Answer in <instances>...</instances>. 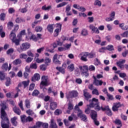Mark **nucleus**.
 Returning a JSON list of instances; mask_svg holds the SVG:
<instances>
[{"instance_id":"40","label":"nucleus","mask_w":128,"mask_h":128,"mask_svg":"<svg viewBox=\"0 0 128 128\" xmlns=\"http://www.w3.org/2000/svg\"><path fill=\"white\" fill-rule=\"evenodd\" d=\"M68 2H62V3H60V4H58L56 6V8H62V6H66V4H68Z\"/></svg>"},{"instance_id":"55","label":"nucleus","mask_w":128,"mask_h":128,"mask_svg":"<svg viewBox=\"0 0 128 128\" xmlns=\"http://www.w3.org/2000/svg\"><path fill=\"white\" fill-rule=\"evenodd\" d=\"M8 62H6L2 66V68L3 70H8Z\"/></svg>"},{"instance_id":"47","label":"nucleus","mask_w":128,"mask_h":128,"mask_svg":"<svg viewBox=\"0 0 128 128\" xmlns=\"http://www.w3.org/2000/svg\"><path fill=\"white\" fill-rule=\"evenodd\" d=\"M38 22H40V21L36 20H35L34 22H32L31 25L32 28H36V26Z\"/></svg>"},{"instance_id":"33","label":"nucleus","mask_w":128,"mask_h":128,"mask_svg":"<svg viewBox=\"0 0 128 128\" xmlns=\"http://www.w3.org/2000/svg\"><path fill=\"white\" fill-rule=\"evenodd\" d=\"M19 57L21 60H26V58H28V54L24 53H22L20 54Z\"/></svg>"},{"instance_id":"45","label":"nucleus","mask_w":128,"mask_h":128,"mask_svg":"<svg viewBox=\"0 0 128 128\" xmlns=\"http://www.w3.org/2000/svg\"><path fill=\"white\" fill-rule=\"evenodd\" d=\"M118 126H122V121L118 119H116L114 122Z\"/></svg>"},{"instance_id":"2","label":"nucleus","mask_w":128,"mask_h":128,"mask_svg":"<svg viewBox=\"0 0 128 128\" xmlns=\"http://www.w3.org/2000/svg\"><path fill=\"white\" fill-rule=\"evenodd\" d=\"M1 126L2 128H10V120L8 116L5 117H1Z\"/></svg>"},{"instance_id":"24","label":"nucleus","mask_w":128,"mask_h":128,"mask_svg":"<svg viewBox=\"0 0 128 128\" xmlns=\"http://www.w3.org/2000/svg\"><path fill=\"white\" fill-rule=\"evenodd\" d=\"M79 68L81 72H88V66H80Z\"/></svg>"},{"instance_id":"48","label":"nucleus","mask_w":128,"mask_h":128,"mask_svg":"<svg viewBox=\"0 0 128 128\" xmlns=\"http://www.w3.org/2000/svg\"><path fill=\"white\" fill-rule=\"evenodd\" d=\"M34 60V58H32V57H27V58L26 60V62H27V64H30V62H32Z\"/></svg>"},{"instance_id":"1","label":"nucleus","mask_w":128,"mask_h":128,"mask_svg":"<svg viewBox=\"0 0 128 128\" xmlns=\"http://www.w3.org/2000/svg\"><path fill=\"white\" fill-rule=\"evenodd\" d=\"M90 102L89 104L90 108H94L97 112H100L102 110V107L100 106V102L98 99L92 98V100H89Z\"/></svg>"},{"instance_id":"20","label":"nucleus","mask_w":128,"mask_h":128,"mask_svg":"<svg viewBox=\"0 0 128 128\" xmlns=\"http://www.w3.org/2000/svg\"><path fill=\"white\" fill-rule=\"evenodd\" d=\"M13 111L15 114H18V116H20V113L22 112L20 110L18 107L16 106H14L13 108Z\"/></svg>"},{"instance_id":"41","label":"nucleus","mask_w":128,"mask_h":128,"mask_svg":"<svg viewBox=\"0 0 128 128\" xmlns=\"http://www.w3.org/2000/svg\"><path fill=\"white\" fill-rule=\"evenodd\" d=\"M30 40H32L34 42H38V38L34 34H32L30 36Z\"/></svg>"},{"instance_id":"6","label":"nucleus","mask_w":128,"mask_h":128,"mask_svg":"<svg viewBox=\"0 0 128 128\" xmlns=\"http://www.w3.org/2000/svg\"><path fill=\"white\" fill-rule=\"evenodd\" d=\"M122 106H124V104H121L120 102L114 103L112 107V110H113V112H118V108H122Z\"/></svg>"},{"instance_id":"19","label":"nucleus","mask_w":128,"mask_h":128,"mask_svg":"<svg viewBox=\"0 0 128 128\" xmlns=\"http://www.w3.org/2000/svg\"><path fill=\"white\" fill-rule=\"evenodd\" d=\"M46 29L48 32L50 34H52L54 32V25L52 24H49L48 25Z\"/></svg>"},{"instance_id":"13","label":"nucleus","mask_w":128,"mask_h":128,"mask_svg":"<svg viewBox=\"0 0 128 128\" xmlns=\"http://www.w3.org/2000/svg\"><path fill=\"white\" fill-rule=\"evenodd\" d=\"M78 94V92L77 91L72 90L69 92L68 97L69 98H76Z\"/></svg>"},{"instance_id":"16","label":"nucleus","mask_w":128,"mask_h":128,"mask_svg":"<svg viewBox=\"0 0 128 128\" xmlns=\"http://www.w3.org/2000/svg\"><path fill=\"white\" fill-rule=\"evenodd\" d=\"M40 76L38 74L36 73L32 77V82H35V80H40Z\"/></svg>"},{"instance_id":"39","label":"nucleus","mask_w":128,"mask_h":128,"mask_svg":"<svg viewBox=\"0 0 128 128\" xmlns=\"http://www.w3.org/2000/svg\"><path fill=\"white\" fill-rule=\"evenodd\" d=\"M38 94H40V91H38V90H34L32 92V96H38Z\"/></svg>"},{"instance_id":"7","label":"nucleus","mask_w":128,"mask_h":128,"mask_svg":"<svg viewBox=\"0 0 128 128\" xmlns=\"http://www.w3.org/2000/svg\"><path fill=\"white\" fill-rule=\"evenodd\" d=\"M124 64H126V60L121 59L119 61L116 62V64L118 68H120V70H124Z\"/></svg>"},{"instance_id":"35","label":"nucleus","mask_w":128,"mask_h":128,"mask_svg":"<svg viewBox=\"0 0 128 128\" xmlns=\"http://www.w3.org/2000/svg\"><path fill=\"white\" fill-rule=\"evenodd\" d=\"M15 22L16 24H20V22H24V20L22 18H18L16 19Z\"/></svg>"},{"instance_id":"38","label":"nucleus","mask_w":128,"mask_h":128,"mask_svg":"<svg viewBox=\"0 0 128 128\" xmlns=\"http://www.w3.org/2000/svg\"><path fill=\"white\" fill-rule=\"evenodd\" d=\"M26 106L27 108H30V100L26 99L25 100Z\"/></svg>"},{"instance_id":"43","label":"nucleus","mask_w":128,"mask_h":128,"mask_svg":"<svg viewBox=\"0 0 128 128\" xmlns=\"http://www.w3.org/2000/svg\"><path fill=\"white\" fill-rule=\"evenodd\" d=\"M70 72H73L74 70V64H71L68 66Z\"/></svg>"},{"instance_id":"4","label":"nucleus","mask_w":128,"mask_h":128,"mask_svg":"<svg viewBox=\"0 0 128 128\" xmlns=\"http://www.w3.org/2000/svg\"><path fill=\"white\" fill-rule=\"evenodd\" d=\"M18 25H16L14 28L13 30H12L11 33L10 34V38L12 40H14L16 38V32H18Z\"/></svg>"},{"instance_id":"34","label":"nucleus","mask_w":128,"mask_h":128,"mask_svg":"<svg viewBox=\"0 0 128 128\" xmlns=\"http://www.w3.org/2000/svg\"><path fill=\"white\" fill-rule=\"evenodd\" d=\"M12 42L15 44L16 46H20V39L15 38L12 40Z\"/></svg>"},{"instance_id":"23","label":"nucleus","mask_w":128,"mask_h":128,"mask_svg":"<svg viewBox=\"0 0 128 128\" xmlns=\"http://www.w3.org/2000/svg\"><path fill=\"white\" fill-rule=\"evenodd\" d=\"M94 84H95V86H102V84H104V82L102 80H94L93 82Z\"/></svg>"},{"instance_id":"62","label":"nucleus","mask_w":128,"mask_h":128,"mask_svg":"<svg viewBox=\"0 0 128 128\" xmlns=\"http://www.w3.org/2000/svg\"><path fill=\"white\" fill-rule=\"evenodd\" d=\"M110 16L113 20H114V16H116V12L113 11L110 14Z\"/></svg>"},{"instance_id":"25","label":"nucleus","mask_w":128,"mask_h":128,"mask_svg":"<svg viewBox=\"0 0 128 128\" xmlns=\"http://www.w3.org/2000/svg\"><path fill=\"white\" fill-rule=\"evenodd\" d=\"M56 70H58L60 72H61L62 74H66V70L64 68H62V66H57L56 67Z\"/></svg>"},{"instance_id":"44","label":"nucleus","mask_w":128,"mask_h":128,"mask_svg":"<svg viewBox=\"0 0 128 128\" xmlns=\"http://www.w3.org/2000/svg\"><path fill=\"white\" fill-rule=\"evenodd\" d=\"M34 86H36V84H34L32 83L30 84L29 86V90H30V92H32V90H34Z\"/></svg>"},{"instance_id":"50","label":"nucleus","mask_w":128,"mask_h":128,"mask_svg":"<svg viewBox=\"0 0 128 128\" xmlns=\"http://www.w3.org/2000/svg\"><path fill=\"white\" fill-rule=\"evenodd\" d=\"M122 38H128V31H125L120 34Z\"/></svg>"},{"instance_id":"22","label":"nucleus","mask_w":128,"mask_h":128,"mask_svg":"<svg viewBox=\"0 0 128 128\" xmlns=\"http://www.w3.org/2000/svg\"><path fill=\"white\" fill-rule=\"evenodd\" d=\"M58 106V104L56 102H52L50 104V108L52 110H54Z\"/></svg>"},{"instance_id":"46","label":"nucleus","mask_w":128,"mask_h":128,"mask_svg":"<svg viewBox=\"0 0 128 128\" xmlns=\"http://www.w3.org/2000/svg\"><path fill=\"white\" fill-rule=\"evenodd\" d=\"M4 78H6V74L3 72H0V79L1 80H4Z\"/></svg>"},{"instance_id":"51","label":"nucleus","mask_w":128,"mask_h":128,"mask_svg":"<svg viewBox=\"0 0 128 128\" xmlns=\"http://www.w3.org/2000/svg\"><path fill=\"white\" fill-rule=\"evenodd\" d=\"M62 112L60 109H56L54 112L55 116H60L62 114Z\"/></svg>"},{"instance_id":"56","label":"nucleus","mask_w":128,"mask_h":128,"mask_svg":"<svg viewBox=\"0 0 128 128\" xmlns=\"http://www.w3.org/2000/svg\"><path fill=\"white\" fill-rule=\"evenodd\" d=\"M27 56H30L31 58H34V53L32 52V50H29L27 52Z\"/></svg>"},{"instance_id":"29","label":"nucleus","mask_w":128,"mask_h":128,"mask_svg":"<svg viewBox=\"0 0 128 128\" xmlns=\"http://www.w3.org/2000/svg\"><path fill=\"white\" fill-rule=\"evenodd\" d=\"M119 26L122 28V30H128V26H124V23L119 24Z\"/></svg>"},{"instance_id":"58","label":"nucleus","mask_w":128,"mask_h":128,"mask_svg":"<svg viewBox=\"0 0 128 128\" xmlns=\"http://www.w3.org/2000/svg\"><path fill=\"white\" fill-rule=\"evenodd\" d=\"M36 62L38 64H42V62H44V58L40 59L38 58H37L36 60Z\"/></svg>"},{"instance_id":"53","label":"nucleus","mask_w":128,"mask_h":128,"mask_svg":"<svg viewBox=\"0 0 128 128\" xmlns=\"http://www.w3.org/2000/svg\"><path fill=\"white\" fill-rule=\"evenodd\" d=\"M20 12H22V14H26L28 12V8L26 7L22 8L19 10Z\"/></svg>"},{"instance_id":"17","label":"nucleus","mask_w":128,"mask_h":128,"mask_svg":"<svg viewBox=\"0 0 128 128\" xmlns=\"http://www.w3.org/2000/svg\"><path fill=\"white\" fill-rule=\"evenodd\" d=\"M42 80L40 84L46 86H48V79L46 78V76H42Z\"/></svg>"},{"instance_id":"21","label":"nucleus","mask_w":128,"mask_h":128,"mask_svg":"<svg viewBox=\"0 0 128 128\" xmlns=\"http://www.w3.org/2000/svg\"><path fill=\"white\" fill-rule=\"evenodd\" d=\"M16 120H18V118L14 116L11 118L10 121L14 126H18V122H16Z\"/></svg>"},{"instance_id":"27","label":"nucleus","mask_w":128,"mask_h":128,"mask_svg":"<svg viewBox=\"0 0 128 128\" xmlns=\"http://www.w3.org/2000/svg\"><path fill=\"white\" fill-rule=\"evenodd\" d=\"M81 34L83 36H88V30L84 28L82 30Z\"/></svg>"},{"instance_id":"32","label":"nucleus","mask_w":128,"mask_h":128,"mask_svg":"<svg viewBox=\"0 0 128 128\" xmlns=\"http://www.w3.org/2000/svg\"><path fill=\"white\" fill-rule=\"evenodd\" d=\"M22 64V60L20 58L16 59L13 62L14 66H18V64Z\"/></svg>"},{"instance_id":"61","label":"nucleus","mask_w":128,"mask_h":128,"mask_svg":"<svg viewBox=\"0 0 128 128\" xmlns=\"http://www.w3.org/2000/svg\"><path fill=\"white\" fill-rule=\"evenodd\" d=\"M106 96H108L109 100H114V96L110 94H107Z\"/></svg>"},{"instance_id":"28","label":"nucleus","mask_w":128,"mask_h":128,"mask_svg":"<svg viewBox=\"0 0 128 128\" xmlns=\"http://www.w3.org/2000/svg\"><path fill=\"white\" fill-rule=\"evenodd\" d=\"M42 28L41 26H38L35 27L34 31L36 32H42Z\"/></svg>"},{"instance_id":"8","label":"nucleus","mask_w":128,"mask_h":128,"mask_svg":"<svg viewBox=\"0 0 128 128\" xmlns=\"http://www.w3.org/2000/svg\"><path fill=\"white\" fill-rule=\"evenodd\" d=\"M1 108V118H4L5 116H8V114H6V112L5 110H6V105L4 104H2Z\"/></svg>"},{"instance_id":"60","label":"nucleus","mask_w":128,"mask_h":128,"mask_svg":"<svg viewBox=\"0 0 128 128\" xmlns=\"http://www.w3.org/2000/svg\"><path fill=\"white\" fill-rule=\"evenodd\" d=\"M26 115H23L21 116V120L22 122H26Z\"/></svg>"},{"instance_id":"37","label":"nucleus","mask_w":128,"mask_h":128,"mask_svg":"<svg viewBox=\"0 0 128 128\" xmlns=\"http://www.w3.org/2000/svg\"><path fill=\"white\" fill-rule=\"evenodd\" d=\"M106 50H109V52H112V50H114V46L112 45H108L107 47L106 48Z\"/></svg>"},{"instance_id":"14","label":"nucleus","mask_w":128,"mask_h":128,"mask_svg":"<svg viewBox=\"0 0 128 128\" xmlns=\"http://www.w3.org/2000/svg\"><path fill=\"white\" fill-rule=\"evenodd\" d=\"M52 62L53 64H61L62 61H60L58 58V54H55L52 58Z\"/></svg>"},{"instance_id":"9","label":"nucleus","mask_w":128,"mask_h":128,"mask_svg":"<svg viewBox=\"0 0 128 128\" xmlns=\"http://www.w3.org/2000/svg\"><path fill=\"white\" fill-rule=\"evenodd\" d=\"M79 56L80 57V60L82 62H88V52H82L79 54Z\"/></svg>"},{"instance_id":"31","label":"nucleus","mask_w":128,"mask_h":128,"mask_svg":"<svg viewBox=\"0 0 128 128\" xmlns=\"http://www.w3.org/2000/svg\"><path fill=\"white\" fill-rule=\"evenodd\" d=\"M10 84H12V80L10 77L6 78V86H9Z\"/></svg>"},{"instance_id":"5","label":"nucleus","mask_w":128,"mask_h":128,"mask_svg":"<svg viewBox=\"0 0 128 128\" xmlns=\"http://www.w3.org/2000/svg\"><path fill=\"white\" fill-rule=\"evenodd\" d=\"M101 110L102 112H106V114L108 116H112V110H110L108 106H106L104 108L102 106H101Z\"/></svg>"},{"instance_id":"57","label":"nucleus","mask_w":128,"mask_h":128,"mask_svg":"<svg viewBox=\"0 0 128 128\" xmlns=\"http://www.w3.org/2000/svg\"><path fill=\"white\" fill-rule=\"evenodd\" d=\"M6 18V14L1 13L0 14V20H4V18Z\"/></svg>"},{"instance_id":"3","label":"nucleus","mask_w":128,"mask_h":128,"mask_svg":"<svg viewBox=\"0 0 128 128\" xmlns=\"http://www.w3.org/2000/svg\"><path fill=\"white\" fill-rule=\"evenodd\" d=\"M30 48V44L28 42L22 43V45L20 46V48H18L17 52H20V54L22 52H24L26 50H28Z\"/></svg>"},{"instance_id":"64","label":"nucleus","mask_w":128,"mask_h":128,"mask_svg":"<svg viewBox=\"0 0 128 128\" xmlns=\"http://www.w3.org/2000/svg\"><path fill=\"white\" fill-rule=\"evenodd\" d=\"M88 22H90V24H92V22H94V17L92 16L88 17Z\"/></svg>"},{"instance_id":"36","label":"nucleus","mask_w":128,"mask_h":128,"mask_svg":"<svg viewBox=\"0 0 128 128\" xmlns=\"http://www.w3.org/2000/svg\"><path fill=\"white\" fill-rule=\"evenodd\" d=\"M42 10H52V6H49L46 7V5H44L42 6Z\"/></svg>"},{"instance_id":"54","label":"nucleus","mask_w":128,"mask_h":128,"mask_svg":"<svg viewBox=\"0 0 128 128\" xmlns=\"http://www.w3.org/2000/svg\"><path fill=\"white\" fill-rule=\"evenodd\" d=\"M14 52V48H10L6 51V54H13Z\"/></svg>"},{"instance_id":"52","label":"nucleus","mask_w":128,"mask_h":128,"mask_svg":"<svg viewBox=\"0 0 128 128\" xmlns=\"http://www.w3.org/2000/svg\"><path fill=\"white\" fill-rule=\"evenodd\" d=\"M94 6H102V2L100 0H96L94 3Z\"/></svg>"},{"instance_id":"49","label":"nucleus","mask_w":128,"mask_h":128,"mask_svg":"<svg viewBox=\"0 0 128 128\" xmlns=\"http://www.w3.org/2000/svg\"><path fill=\"white\" fill-rule=\"evenodd\" d=\"M52 60H50V58H45V64H46V66H48V64H50Z\"/></svg>"},{"instance_id":"18","label":"nucleus","mask_w":128,"mask_h":128,"mask_svg":"<svg viewBox=\"0 0 128 128\" xmlns=\"http://www.w3.org/2000/svg\"><path fill=\"white\" fill-rule=\"evenodd\" d=\"M84 96L86 100H88L90 98H92V94H90L88 92L84 90Z\"/></svg>"},{"instance_id":"11","label":"nucleus","mask_w":128,"mask_h":128,"mask_svg":"<svg viewBox=\"0 0 128 128\" xmlns=\"http://www.w3.org/2000/svg\"><path fill=\"white\" fill-rule=\"evenodd\" d=\"M62 24H57V28H56L54 31V36H58L60 32H62Z\"/></svg>"},{"instance_id":"42","label":"nucleus","mask_w":128,"mask_h":128,"mask_svg":"<svg viewBox=\"0 0 128 128\" xmlns=\"http://www.w3.org/2000/svg\"><path fill=\"white\" fill-rule=\"evenodd\" d=\"M7 26L8 30H12L14 27V23L12 22H9L8 23Z\"/></svg>"},{"instance_id":"12","label":"nucleus","mask_w":128,"mask_h":128,"mask_svg":"<svg viewBox=\"0 0 128 128\" xmlns=\"http://www.w3.org/2000/svg\"><path fill=\"white\" fill-rule=\"evenodd\" d=\"M90 30H91L92 32V33L100 34V30H98V27L95 26L94 24H90L89 26Z\"/></svg>"},{"instance_id":"63","label":"nucleus","mask_w":128,"mask_h":128,"mask_svg":"<svg viewBox=\"0 0 128 128\" xmlns=\"http://www.w3.org/2000/svg\"><path fill=\"white\" fill-rule=\"evenodd\" d=\"M26 112L28 114V116H32V114H34V111L30 109L27 110Z\"/></svg>"},{"instance_id":"15","label":"nucleus","mask_w":128,"mask_h":128,"mask_svg":"<svg viewBox=\"0 0 128 128\" xmlns=\"http://www.w3.org/2000/svg\"><path fill=\"white\" fill-rule=\"evenodd\" d=\"M90 116H91V118H92L93 120H98V113L94 110H91Z\"/></svg>"},{"instance_id":"10","label":"nucleus","mask_w":128,"mask_h":128,"mask_svg":"<svg viewBox=\"0 0 128 128\" xmlns=\"http://www.w3.org/2000/svg\"><path fill=\"white\" fill-rule=\"evenodd\" d=\"M77 116L78 118H81V120H82V122H86L88 120L86 115L82 114V110H80V112L78 113Z\"/></svg>"},{"instance_id":"59","label":"nucleus","mask_w":128,"mask_h":128,"mask_svg":"<svg viewBox=\"0 0 128 128\" xmlns=\"http://www.w3.org/2000/svg\"><path fill=\"white\" fill-rule=\"evenodd\" d=\"M92 94H96V96H98L100 93L98 92V90L97 89H94L92 91Z\"/></svg>"},{"instance_id":"26","label":"nucleus","mask_w":128,"mask_h":128,"mask_svg":"<svg viewBox=\"0 0 128 128\" xmlns=\"http://www.w3.org/2000/svg\"><path fill=\"white\" fill-rule=\"evenodd\" d=\"M87 55H88V58H94L96 56V53L92 52H87Z\"/></svg>"},{"instance_id":"30","label":"nucleus","mask_w":128,"mask_h":128,"mask_svg":"<svg viewBox=\"0 0 128 128\" xmlns=\"http://www.w3.org/2000/svg\"><path fill=\"white\" fill-rule=\"evenodd\" d=\"M22 84L24 86V88H26L28 86V84H30V80H28L27 81H23L22 82Z\"/></svg>"}]
</instances>
